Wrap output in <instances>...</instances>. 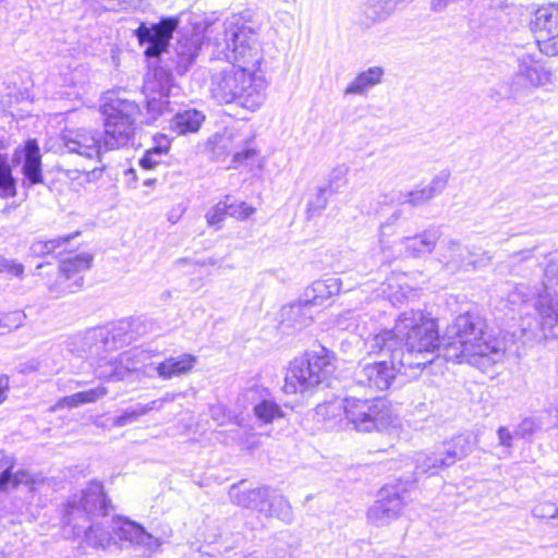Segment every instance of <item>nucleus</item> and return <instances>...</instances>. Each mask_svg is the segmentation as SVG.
Listing matches in <instances>:
<instances>
[{
	"mask_svg": "<svg viewBox=\"0 0 558 558\" xmlns=\"http://www.w3.org/2000/svg\"><path fill=\"white\" fill-rule=\"evenodd\" d=\"M355 315L352 311H347L340 314L336 320V325L340 329H352L355 330L356 326L354 325Z\"/></svg>",
	"mask_w": 558,
	"mask_h": 558,
	"instance_id": "nucleus-52",
	"label": "nucleus"
},
{
	"mask_svg": "<svg viewBox=\"0 0 558 558\" xmlns=\"http://www.w3.org/2000/svg\"><path fill=\"white\" fill-rule=\"evenodd\" d=\"M93 260V255L85 252L70 255L61 260L60 278L68 282L63 287L64 292H75L83 286V275L92 267Z\"/></svg>",
	"mask_w": 558,
	"mask_h": 558,
	"instance_id": "nucleus-18",
	"label": "nucleus"
},
{
	"mask_svg": "<svg viewBox=\"0 0 558 558\" xmlns=\"http://www.w3.org/2000/svg\"><path fill=\"white\" fill-rule=\"evenodd\" d=\"M177 26L178 20L173 17L163 19L151 26L142 23L135 31V35L142 46L147 45L145 56L157 58L166 51Z\"/></svg>",
	"mask_w": 558,
	"mask_h": 558,
	"instance_id": "nucleus-10",
	"label": "nucleus"
},
{
	"mask_svg": "<svg viewBox=\"0 0 558 558\" xmlns=\"http://www.w3.org/2000/svg\"><path fill=\"white\" fill-rule=\"evenodd\" d=\"M71 238H73V235L47 240V241H43V240L35 241L31 245V252L33 255L39 256V257H43V256H46L49 254H53V253L60 255L62 253V251L57 252V250L61 248L64 244H66Z\"/></svg>",
	"mask_w": 558,
	"mask_h": 558,
	"instance_id": "nucleus-40",
	"label": "nucleus"
},
{
	"mask_svg": "<svg viewBox=\"0 0 558 558\" xmlns=\"http://www.w3.org/2000/svg\"><path fill=\"white\" fill-rule=\"evenodd\" d=\"M228 201H230V196H226L223 201L218 202L214 207H211L206 213V221L209 226H219L228 215Z\"/></svg>",
	"mask_w": 558,
	"mask_h": 558,
	"instance_id": "nucleus-46",
	"label": "nucleus"
},
{
	"mask_svg": "<svg viewBox=\"0 0 558 558\" xmlns=\"http://www.w3.org/2000/svg\"><path fill=\"white\" fill-rule=\"evenodd\" d=\"M399 216H400V213H399V211H396V213L392 215V217H393L395 219H398V218H399Z\"/></svg>",
	"mask_w": 558,
	"mask_h": 558,
	"instance_id": "nucleus-63",
	"label": "nucleus"
},
{
	"mask_svg": "<svg viewBox=\"0 0 558 558\" xmlns=\"http://www.w3.org/2000/svg\"><path fill=\"white\" fill-rule=\"evenodd\" d=\"M228 215L236 220H245L255 214L256 209L245 202L228 201Z\"/></svg>",
	"mask_w": 558,
	"mask_h": 558,
	"instance_id": "nucleus-47",
	"label": "nucleus"
},
{
	"mask_svg": "<svg viewBox=\"0 0 558 558\" xmlns=\"http://www.w3.org/2000/svg\"><path fill=\"white\" fill-rule=\"evenodd\" d=\"M14 465V457L0 451V493H7L22 485L26 486L29 492L31 501L25 509H21L20 512L35 519L39 514V510L44 507L41 498H37L36 495L46 486L45 478L41 475L33 474L24 469L13 472Z\"/></svg>",
	"mask_w": 558,
	"mask_h": 558,
	"instance_id": "nucleus-7",
	"label": "nucleus"
},
{
	"mask_svg": "<svg viewBox=\"0 0 558 558\" xmlns=\"http://www.w3.org/2000/svg\"><path fill=\"white\" fill-rule=\"evenodd\" d=\"M203 111L189 108L177 112L170 120V130L178 135L197 133L205 121Z\"/></svg>",
	"mask_w": 558,
	"mask_h": 558,
	"instance_id": "nucleus-29",
	"label": "nucleus"
},
{
	"mask_svg": "<svg viewBox=\"0 0 558 558\" xmlns=\"http://www.w3.org/2000/svg\"><path fill=\"white\" fill-rule=\"evenodd\" d=\"M536 429V424L532 418H525L521 422L515 434L520 437H525Z\"/></svg>",
	"mask_w": 558,
	"mask_h": 558,
	"instance_id": "nucleus-55",
	"label": "nucleus"
},
{
	"mask_svg": "<svg viewBox=\"0 0 558 558\" xmlns=\"http://www.w3.org/2000/svg\"><path fill=\"white\" fill-rule=\"evenodd\" d=\"M156 183V180L155 179H148L144 182V185L145 186H149V187H153Z\"/></svg>",
	"mask_w": 558,
	"mask_h": 558,
	"instance_id": "nucleus-62",
	"label": "nucleus"
},
{
	"mask_svg": "<svg viewBox=\"0 0 558 558\" xmlns=\"http://www.w3.org/2000/svg\"><path fill=\"white\" fill-rule=\"evenodd\" d=\"M113 527L117 541H126L133 545H138L145 530L142 525L121 517H116Z\"/></svg>",
	"mask_w": 558,
	"mask_h": 558,
	"instance_id": "nucleus-34",
	"label": "nucleus"
},
{
	"mask_svg": "<svg viewBox=\"0 0 558 558\" xmlns=\"http://www.w3.org/2000/svg\"><path fill=\"white\" fill-rule=\"evenodd\" d=\"M181 263H190L191 267L194 271H198L199 268L206 267V266H218L220 267V260L215 257H207L204 259L195 260V262H187V260H181Z\"/></svg>",
	"mask_w": 558,
	"mask_h": 558,
	"instance_id": "nucleus-54",
	"label": "nucleus"
},
{
	"mask_svg": "<svg viewBox=\"0 0 558 558\" xmlns=\"http://www.w3.org/2000/svg\"><path fill=\"white\" fill-rule=\"evenodd\" d=\"M404 507V497L396 488L384 487L379 498L369 507L367 519L376 526H385L397 520Z\"/></svg>",
	"mask_w": 558,
	"mask_h": 558,
	"instance_id": "nucleus-12",
	"label": "nucleus"
},
{
	"mask_svg": "<svg viewBox=\"0 0 558 558\" xmlns=\"http://www.w3.org/2000/svg\"><path fill=\"white\" fill-rule=\"evenodd\" d=\"M31 369H33V371L37 369V366L36 365H32Z\"/></svg>",
	"mask_w": 558,
	"mask_h": 558,
	"instance_id": "nucleus-64",
	"label": "nucleus"
},
{
	"mask_svg": "<svg viewBox=\"0 0 558 558\" xmlns=\"http://www.w3.org/2000/svg\"><path fill=\"white\" fill-rule=\"evenodd\" d=\"M529 27L543 54L558 56V1L537 8Z\"/></svg>",
	"mask_w": 558,
	"mask_h": 558,
	"instance_id": "nucleus-9",
	"label": "nucleus"
},
{
	"mask_svg": "<svg viewBox=\"0 0 558 558\" xmlns=\"http://www.w3.org/2000/svg\"><path fill=\"white\" fill-rule=\"evenodd\" d=\"M129 328L130 323L121 320L112 325L110 329L93 331L88 338L93 340H100V345L95 344L93 353L98 354L100 347L104 348L105 351H111L131 341L132 336L128 335Z\"/></svg>",
	"mask_w": 558,
	"mask_h": 558,
	"instance_id": "nucleus-23",
	"label": "nucleus"
},
{
	"mask_svg": "<svg viewBox=\"0 0 558 558\" xmlns=\"http://www.w3.org/2000/svg\"><path fill=\"white\" fill-rule=\"evenodd\" d=\"M197 357L183 353L178 356H171L158 364L150 363L147 367V374L154 376L155 374L162 380H169L173 377H180L189 374L196 365Z\"/></svg>",
	"mask_w": 558,
	"mask_h": 558,
	"instance_id": "nucleus-21",
	"label": "nucleus"
},
{
	"mask_svg": "<svg viewBox=\"0 0 558 558\" xmlns=\"http://www.w3.org/2000/svg\"><path fill=\"white\" fill-rule=\"evenodd\" d=\"M368 355L389 360L361 362L355 372L357 385L376 391L387 390L401 368L422 369L441 350L444 357L468 363L487 372L505 359L504 342L485 330V324L470 314L459 315L439 337L435 318L423 311L401 313L392 330H381L364 340Z\"/></svg>",
	"mask_w": 558,
	"mask_h": 558,
	"instance_id": "nucleus-1",
	"label": "nucleus"
},
{
	"mask_svg": "<svg viewBox=\"0 0 558 558\" xmlns=\"http://www.w3.org/2000/svg\"><path fill=\"white\" fill-rule=\"evenodd\" d=\"M131 423L125 417V415L122 413L113 418L112 425L116 427H123L126 425H130Z\"/></svg>",
	"mask_w": 558,
	"mask_h": 558,
	"instance_id": "nucleus-59",
	"label": "nucleus"
},
{
	"mask_svg": "<svg viewBox=\"0 0 558 558\" xmlns=\"http://www.w3.org/2000/svg\"><path fill=\"white\" fill-rule=\"evenodd\" d=\"M537 329L546 340L558 339V298L547 287L538 294L535 302Z\"/></svg>",
	"mask_w": 558,
	"mask_h": 558,
	"instance_id": "nucleus-15",
	"label": "nucleus"
},
{
	"mask_svg": "<svg viewBox=\"0 0 558 558\" xmlns=\"http://www.w3.org/2000/svg\"><path fill=\"white\" fill-rule=\"evenodd\" d=\"M440 461L445 462V456H441L439 448L435 452H418L414 458L415 468L421 473L434 474L442 468L450 466L449 464L440 463Z\"/></svg>",
	"mask_w": 558,
	"mask_h": 558,
	"instance_id": "nucleus-37",
	"label": "nucleus"
},
{
	"mask_svg": "<svg viewBox=\"0 0 558 558\" xmlns=\"http://www.w3.org/2000/svg\"><path fill=\"white\" fill-rule=\"evenodd\" d=\"M100 112L104 116L105 149L126 146L135 132V120L140 113L137 104L109 90L102 96Z\"/></svg>",
	"mask_w": 558,
	"mask_h": 558,
	"instance_id": "nucleus-5",
	"label": "nucleus"
},
{
	"mask_svg": "<svg viewBox=\"0 0 558 558\" xmlns=\"http://www.w3.org/2000/svg\"><path fill=\"white\" fill-rule=\"evenodd\" d=\"M62 142L69 153L97 161H100L102 148H105L99 132L85 128L64 130Z\"/></svg>",
	"mask_w": 558,
	"mask_h": 558,
	"instance_id": "nucleus-11",
	"label": "nucleus"
},
{
	"mask_svg": "<svg viewBox=\"0 0 558 558\" xmlns=\"http://www.w3.org/2000/svg\"><path fill=\"white\" fill-rule=\"evenodd\" d=\"M0 272H7L13 277H22L24 272V266L12 259L1 258L0 259Z\"/></svg>",
	"mask_w": 558,
	"mask_h": 558,
	"instance_id": "nucleus-50",
	"label": "nucleus"
},
{
	"mask_svg": "<svg viewBox=\"0 0 558 558\" xmlns=\"http://www.w3.org/2000/svg\"><path fill=\"white\" fill-rule=\"evenodd\" d=\"M439 240L437 230H425L414 236H404L397 244V256L420 258L434 252ZM384 260L396 257L395 254L386 252L383 246Z\"/></svg>",
	"mask_w": 558,
	"mask_h": 558,
	"instance_id": "nucleus-14",
	"label": "nucleus"
},
{
	"mask_svg": "<svg viewBox=\"0 0 558 558\" xmlns=\"http://www.w3.org/2000/svg\"><path fill=\"white\" fill-rule=\"evenodd\" d=\"M9 388H10L9 377L7 375H1L0 376V404L7 400Z\"/></svg>",
	"mask_w": 558,
	"mask_h": 558,
	"instance_id": "nucleus-57",
	"label": "nucleus"
},
{
	"mask_svg": "<svg viewBox=\"0 0 558 558\" xmlns=\"http://www.w3.org/2000/svg\"><path fill=\"white\" fill-rule=\"evenodd\" d=\"M110 501L99 482H90L80 495L72 496L64 510V533L80 539L82 548L107 550L118 545L116 517L109 514Z\"/></svg>",
	"mask_w": 558,
	"mask_h": 558,
	"instance_id": "nucleus-3",
	"label": "nucleus"
},
{
	"mask_svg": "<svg viewBox=\"0 0 558 558\" xmlns=\"http://www.w3.org/2000/svg\"><path fill=\"white\" fill-rule=\"evenodd\" d=\"M0 194L3 197L15 195V181L7 157L0 154Z\"/></svg>",
	"mask_w": 558,
	"mask_h": 558,
	"instance_id": "nucleus-42",
	"label": "nucleus"
},
{
	"mask_svg": "<svg viewBox=\"0 0 558 558\" xmlns=\"http://www.w3.org/2000/svg\"><path fill=\"white\" fill-rule=\"evenodd\" d=\"M198 46L192 39L180 40L177 45V71L183 74L198 56Z\"/></svg>",
	"mask_w": 558,
	"mask_h": 558,
	"instance_id": "nucleus-35",
	"label": "nucleus"
},
{
	"mask_svg": "<svg viewBox=\"0 0 558 558\" xmlns=\"http://www.w3.org/2000/svg\"><path fill=\"white\" fill-rule=\"evenodd\" d=\"M517 62V69L521 72V74L525 77L534 90L536 88L551 84V72L531 54L524 53L520 56Z\"/></svg>",
	"mask_w": 558,
	"mask_h": 558,
	"instance_id": "nucleus-26",
	"label": "nucleus"
},
{
	"mask_svg": "<svg viewBox=\"0 0 558 558\" xmlns=\"http://www.w3.org/2000/svg\"><path fill=\"white\" fill-rule=\"evenodd\" d=\"M171 400H172L171 398L166 397V398L153 400L145 404L137 403L136 405L126 409L123 412V414L129 420V422L132 424V423L136 422L141 416L146 415L150 411L160 410L166 402L171 401Z\"/></svg>",
	"mask_w": 558,
	"mask_h": 558,
	"instance_id": "nucleus-41",
	"label": "nucleus"
},
{
	"mask_svg": "<svg viewBox=\"0 0 558 558\" xmlns=\"http://www.w3.org/2000/svg\"><path fill=\"white\" fill-rule=\"evenodd\" d=\"M124 174L130 177L133 182L136 181L135 170L133 168L125 170Z\"/></svg>",
	"mask_w": 558,
	"mask_h": 558,
	"instance_id": "nucleus-61",
	"label": "nucleus"
},
{
	"mask_svg": "<svg viewBox=\"0 0 558 558\" xmlns=\"http://www.w3.org/2000/svg\"><path fill=\"white\" fill-rule=\"evenodd\" d=\"M165 155L160 154L151 148H148L144 156L140 159V166L143 169L151 170L161 162Z\"/></svg>",
	"mask_w": 558,
	"mask_h": 558,
	"instance_id": "nucleus-49",
	"label": "nucleus"
},
{
	"mask_svg": "<svg viewBox=\"0 0 558 558\" xmlns=\"http://www.w3.org/2000/svg\"><path fill=\"white\" fill-rule=\"evenodd\" d=\"M263 514L266 517H275L286 523H290L293 519V511L290 502L281 495H275L272 492Z\"/></svg>",
	"mask_w": 558,
	"mask_h": 558,
	"instance_id": "nucleus-36",
	"label": "nucleus"
},
{
	"mask_svg": "<svg viewBox=\"0 0 558 558\" xmlns=\"http://www.w3.org/2000/svg\"><path fill=\"white\" fill-rule=\"evenodd\" d=\"M170 146L171 140L165 134H158L154 136V146L150 148L160 154L167 155L170 150Z\"/></svg>",
	"mask_w": 558,
	"mask_h": 558,
	"instance_id": "nucleus-53",
	"label": "nucleus"
},
{
	"mask_svg": "<svg viewBox=\"0 0 558 558\" xmlns=\"http://www.w3.org/2000/svg\"><path fill=\"white\" fill-rule=\"evenodd\" d=\"M343 414L357 432L371 433L397 426L398 417L384 399H343Z\"/></svg>",
	"mask_w": 558,
	"mask_h": 558,
	"instance_id": "nucleus-6",
	"label": "nucleus"
},
{
	"mask_svg": "<svg viewBox=\"0 0 558 558\" xmlns=\"http://www.w3.org/2000/svg\"><path fill=\"white\" fill-rule=\"evenodd\" d=\"M506 97L519 100L522 97L530 95L534 88L529 84L525 77L521 74V72L517 69L514 74L510 77V80L506 83Z\"/></svg>",
	"mask_w": 558,
	"mask_h": 558,
	"instance_id": "nucleus-38",
	"label": "nucleus"
},
{
	"mask_svg": "<svg viewBox=\"0 0 558 558\" xmlns=\"http://www.w3.org/2000/svg\"><path fill=\"white\" fill-rule=\"evenodd\" d=\"M385 71L381 66H371L357 73L356 76L349 82L343 94L345 96L365 95L369 89L381 83Z\"/></svg>",
	"mask_w": 558,
	"mask_h": 558,
	"instance_id": "nucleus-30",
	"label": "nucleus"
},
{
	"mask_svg": "<svg viewBox=\"0 0 558 558\" xmlns=\"http://www.w3.org/2000/svg\"><path fill=\"white\" fill-rule=\"evenodd\" d=\"M475 444V438L471 435L452 437L439 447L441 456H445V462L440 461V463L453 465L457 461L468 457L473 451Z\"/></svg>",
	"mask_w": 558,
	"mask_h": 558,
	"instance_id": "nucleus-28",
	"label": "nucleus"
},
{
	"mask_svg": "<svg viewBox=\"0 0 558 558\" xmlns=\"http://www.w3.org/2000/svg\"><path fill=\"white\" fill-rule=\"evenodd\" d=\"M497 434L501 446L511 447L513 436L507 427H499Z\"/></svg>",
	"mask_w": 558,
	"mask_h": 558,
	"instance_id": "nucleus-56",
	"label": "nucleus"
},
{
	"mask_svg": "<svg viewBox=\"0 0 558 558\" xmlns=\"http://www.w3.org/2000/svg\"><path fill=\"white\" fill-rule=\"evenodd\" d=\"M221 144L232 155L234 165H243L257 155L254 136L247 131L226 130L221 136Z\"/></svg>",
	"mask_w": 558,
	"mask_h": 558,
	"instance_id": "nucleus-17",
	"label": "nucleus"
},
{
	"mask_svg": "<svg viewBox=\"0 0 558 558\" xmlns=\"http://www.w3.org/2000/svg\"><path fill=\"white\" fill-rule=\"evenodd\" d=\"M163 543L165 541L153 536L150 533L144 530L138 546H142L145 549L154 553L157 551L163 545Z\"/></svg>",
	"mask_w": 558,
	"mask_h": 558,
	"instance_id": "nucleus-51",
	"label": "nucleus"
},
{
	"mask_svg": "<svg viewBox=\"0 0 558 558\" xmlns=\"http://www.w3.org/2000/svg\"><path fill=\"white\" fill-rule=\"evenodd\" d=\"M343 413V400L333 401L317 407V414L327 420H339Z\"/></svg>",
	"mask_w": 558,
	"mask_h": 558,
	"instance_id": "nucleus-48",
	"label": "nucleus"
},
{
	"mask_svg": "<svg viewBox=\"0 0 558 558\" xmlns=\"http://www.w3.org/2000/svg\"><path fill=\"white\" fill-rule=\"evenodd\" d=\"M225 57L232 63L213 75L210 93L219 104L235 102L250 112L258 111L265 100L268 82L260 64L264 60L257 33L241 15L223 23Z\"/></svg>",
	"mask_w": 558,
	"mask_h": 558,
	"instance_id": "nucleus-2",
	"label": "nucleus"
},
{
	"mask_svg": "<svg viewBox=\"0 0 558 558\" xmlns=\"http://www.w3.org/2000/svg\"><path fill=\"white\" fill-rule=\"evenodd\" d=\"M405 0H366L363 15L371 23L376 24L386 21Z\"/></svg>",
	"mask_w": 558,
	"mask_h": 558,
	"instance_id": "nucleus-32",
	"label": "nucleus"
},
{
	"mask_svg": "<svg viewBox=\"0 0 558 558\" xmlns=\"http://www.w3.org/2000/svg\"><path fill=\"white\" fill-rule=\"evenodd\" d=\"M147 357V353L142 349H130L120 353L116 359H111L108 362L110 371L100 369L98 376L118 381L125 379L130 373L137 372L142 367H145V373H147L149 365L145 364Z\"/></svg>",
	"mask_w": 558,
	"mask_h": 558,
	"instance_id": "nucleus-16",
	"label": "nucleus"
},
{
	"mask_svg": "<svg viewBox=\"0 0 558 558\" xmlns=\"http://www.w3.org/2000/svg\"><path fill=\"white\" fill-rule=\"evenodd\" d=\"M26 319L23 311H13L0 314V332L11 331L21 327Z\"/></svg>",
	"mask_w": 558,
	"mask_h": 558,
	"instance_id": "nucleus-44",
	"label": "nucleus"
},
{
	"mask_svg": "<svg viewBox=\"0 0 558 558\" xmlns=\"http://www.w3.org/2000/svg\"><path fill=\"white\" fill-rule=\"evenodd\" d=\"M243 399L254 404V415L263 424H270L284 415L282 409L270 398L266 389H250L243 393Z\"/></svg>",
	"mask_w": 558,
	"mask_h": 558,
	"instance_id": "nucleus-20",
	"label": "nucleus"
},
{
	"mask_svg": "<svg viewBox=\"0 0 558 558\" xmlns=\"http://www.w3.org/2000/svg\"><path fill=\"white\" fill-rule=\"evenodd\" d=\"M270 494L271 490L268 487L242 490L240 485H233L229 490V496L234 504L256 510L262 514L266 509L268 510L266 506L269 501Z\"/></svg>",
	"mask_w": 558,
	"mask_h": 558,
	"instance_id": "nucleus-25",
	"label": "nucleus"
},
{
	"mask_svg": "<svg viewBox=\"0 0 558 558\" xmlns=\"http://www.w3.org/2000/svg\"><path fill=\"white\" fill-rule=\"evenodd\" d=\"M450 177L449 170H441L432 178L428 184L422 187L405 192H395L391 195V201L398 204H409L413 207L425 205L445 191Z\"/></svg>",
	"mask_w": 558,
	"mask_h": 558,
	"instance_id": "nucleus-13",
	"label": "nucleus"
},
{
	"mask_svg": "<svg viewBox=\"0 0 558 558\" xmlns=\"http://www.w3.org/2000/svg\"><path fill=\"white\" fill-rule=\"evenodd\" d=\"M493 256L488 251H475L471 248V253L468 257L465 271H476L492 263Z\"/></svg>",
	"mask_w": 558,
	"mask_h": 558,
	"instance_id": "nucleus-45",
	"label": "nucleus"
},
{
	"mask_svg": "<svg viewBox=\"0 0 558 558\" xmlns=\"http://www.w3.org/2000/svg\"><path fill=\"white\" fill-rule=\"evenodd\" d=\"M14 158L22 165V173L29 184L43 182L41 155L36 140H28L23 147L16 148Z\"/></svg>",
	"mask_w": 558,
	"mask_h": 558,
	"instance_id": "nucleus-19",
	"label": "nucleus"
},
{
	"mask_svg": "<svg viewBox=\"0 0 558 558\" xmlns=\"http://www.w3.org/2000/svg\"><path fill=\"white\" fill-rule=\"evenodd\" d=\"M342 289V281L339 278H327L314 281L308 286L302 298L313 308L315 306L326 305L333 296L338 295Z\"/></svg>",
	"mask_w": 558,
	"mask_h": 558,
	"instance_id": "nucleus-22",
	"label": "nucleus"
},
{
	"mask_svg": "<svg viewBox=\"0 0 558 558\" xmlns=\"http://www.w3.org/2000/svg\"><path fill=\"white\" fill-rule=\"evenodd\" d=\"M412 292V289L405 284L403 275H392L377 290L378 295L388 299L393 305L409 299Z\"/></svg>",
	"mask_w": 558,
	"mask_h": 558,
	"instance_id": "nucleus-31",
	"label": "nucleus"
},
{
	"mask_svg": "<svg viewBox=\"0 0 558 558\" xmlns=\"http://www.w3.org/2000/svg\"><path fill=\"white\" fill-rule=\"evenodd\" d=\"M107 393L108 390L104 386H98L86 391H80L58 400V402L51 408V411H56L62 408H76L85 403H94L105 397Z\"/></svg>",
	"mask_w": 558,
	"mask_h": 558,
	"instance_id": "nucleus-33",
	"label": "nucleus"
},
{
	"mask_svg": "<svg viewBox=\"0 0 558 558\" xmlns=\"http://www.w3.org/2000/svg\"><path fill=\"white\" fill-rule=\"evenodd\" d=\"M211 415L215 420H217L219 423L223 424L226 422V410L221 405V403H217V405L211 408Z\"/></svg>",
	"mask_w": 558,
	"mask_h": 558,
	"instance_id": "nucleus-58",
	"label": "nucleus"
},
{
	"mask_svg": "<svg viewBox=\"0 0 558 558\" xmlns=\"http://www.w3.org/2000/svg\"><path fill=\"white\" fill-rule=\"evenodd\" d=\"M246 558H292V555L288 551H282V554H277L276 557H259L254 554L246 555Z\"/></svg>",
	"mask_w": 558,
	"mask_h": 558,
	"instance_id": "nucleus-60",
	"label": "nucleus"
},
{
	"mask_svg": "<svg viewBox=\"0 0 558 558\" xmlns=\"http://www.w3.org/2000/svg\"><path fill=\"white\" fill-rule=\"evenodd\" d=\"M143 92L146 96V109L151 121L157 120L169 111V98L180 95L181 88L173 82L171 73L163 69H156L148 74Z\"/></svg>",
	"mask_w": 558,
	"mask_h": 558,
	"instance_id": "nucleus-8",
	"label": "nucleus"
},
{
	"mask_svg": "<svg viewBox=\"0 0 558 558\" xmlns=\"http://www.w3.org/2000/svg\"><path fill=\"white\" fill-rule=\"evenodd\" d=\"M331 195L327 187L319 185L316 186L310 194L306 211L308 217L318 216L327 207L328 197Z\"/></svg>",
	"mask_w": 558,
	"mask_h": 558,
	"instance_id": "nucleus-39",
	"label": "nucleus"
},
{
	"mask_svg": "<svg viewBox=\"0 0 558 558\" xmlns=\"http://www.w3.org/2000/svg\"><path fill=\"white\" fill-rule=\"evenodd\" d=\"M333 352L325 347L306 351L294 357L284 375L283 391L287 395L313 392L336 369Z\"/></svg>",
	"mask_w": 558,
	"mask_h": 558,
	"instance_id": "nucleus-4",
	"label": "nucleus"
},
{
	"mask_svg": "<svg viewBox=\"0 0 558 558\" xmlns=\"http://www.w3.org/2000/svg\"><path fill=\"white\" fill-rule=\"evenodd\" d=\"M348 172L349 168L344 165L337 166L330 171L328 181L324 185L327 187L330 194L339 193L340 190L347 184Z\"/></svg>",
	"mask_w": 558,
	"mask_h": 558,
	"instance_id": "nucleus-43",
	"label": "nucleus"
},
{
	"mask_svg": "<svg viewBox=\"0 0 558 558\" xmlns=\"http://www.w3.org/2000/svg\"><path fill=\"white\" fill-rule=\"evenodd\" d=\"M470 253L471 247L456 240H447L440 245L438 259L451 272L465 271Z\"/></svg>",
	"mask_w": 558,
	"mask_h": 558,
	"instance_id": "nucleus-24",
	"label": "nucleus"
},
{
	"mask_svg": "<svg viewBox=\"0 0 558 558\" xmlns=\"http://www.w3.org/2000/svg\"><path fill=\"white\" fill-rule=\"evenodd\" d=\"M280 318L284 327L301 330L312 323L313 308L301 296L298 301L281 308Z\"/></svg>",
	"mask_w": 558,
	"mask_h": 558,
	"instance_id": "nucleus-27",
	"label": "nucleus"
}]
</instances>
